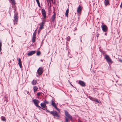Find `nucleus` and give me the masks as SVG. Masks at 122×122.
<instances>
[{"label": "nucleus", "mask_w": 122, "mask_h": 122, "mask_svg": "<svg viewBox=\"0 0 122 122\" xmlns=\"http://www.w3.org/2000/svg\"><path fill=\"white\" fill-rule=\"evenodd\" d=\"M96 36L97 38L99 36V34H98V33L97 32H96Z\"/></svg>", "instance_id": "obj_31"}, {"label": "nucleus", "mask_w": 122, "mask_h": 122, "mask_svg": "<svg viewBox=\"0 0 122 122\" xmlns=\"http://www.w3.org/2000/svg\"><path fill=\"white\" fill-rule=\"evenodd\" d=\"M37 72L38 74L41 75L43 72V68L42 67H40L37 70Z\"/></svg>", "instance_id": "obj_6"}, {"label": "nucleus", "mask_w": 122, "mask_h": 122, "mask_svg": "<svg viewBox=\"0 0 122 122\" xmlns=\"http://www.w3.org/2000/svg\"><path fill=\"white\" fill-rule=\"evenodd\" d=\"M51 105L54 107L59 112H60V110L56 106V104L55 103L54 101L53 100H52L51 101Z\"/></svg>", "instance_id": "obj_4"}, {"label": "nucleus", "mask_w": 122, "mask_h": 122, "mask_svg": "<svg viewBox=\"0 0 122 122\" xmlns=\"http://www.w3.org/2000/svg\"><path fill=\"white\" fill-rule=\"evenodd\" d=\"M41 54L40 52V51H38L37 52L36 55L37 56H39Z\"/></svg>", "instance_id": "obj_25"}, {"label": "nucleus", "mask_w": 122, "mask_h": 122, "mask_svg": "<svg viewBox=\"0 0 122 122\" xmlns=\"http://www.w3.org/2000/svg\"><path fill=\"white\" fill-rule=\"evenodd\" d=\"M38 89V88L36 86H35L33 88V89L34 92L37 91Z\"/></svg>", "instance_id": "obj_23"}, {"label": "nucleus", "mask_w": 122, "mask_h": 122, "mask_svg": "<svg viewBox=\"0 0 122 122\" xmlns=\"http://www.w3.org/2000/svg\"><path fill=\"white\" fill-rule=\"evenodd\" d=\"M104 3L106 6L110 5L109 0H105Z\"/></svg>", "instance_id": "obj_14"}, {"label": "nucleus", "mask_w": 122, "mask_h": 122, "mask_svg": "<svg viewBox=\"0 0 122 122\" xmlns=\"http://www.w3.org/2000/svg\"><path fill=\"white\" fill-rule=\"evenodd\" d=\"M76 29H77L76 28H75V30H74V31H75V30H76Z\"/></svg>", "instance_id": "obj_42"}, {"label": "nucleus", "mask_w": 122, "mask_h": 122, "mask_svg": "<svg viewBox=\"0 0 122 122\" xmlns=\"http://www.w3.org/2000/svg\"><path fill=\"white\" fill-rule=\"evenodd\" d=\"M92 101L95 102H96L98 103H99L100 102V101H98L97 99H94L93 100H92Z\"/></svg>", "instance_id": "obj_22"}, {"label": "nucleus", "mask_w": 122, "mask_h": 122, "mask_svg": "<svg viewBox=\"0 0 122 122\" xmlns=\"http://www.w3.org/2000/svg\"><path fill=\"white\" fill-rule=\"evenodd\" d=\"M67 55L69 56V54H68Z\"/></svg>", "instance_id": "obj_51"}, {"label": "nucleus", "mask_w": 122, "mask_h": 122, "mask_svg": "<svg viewBox=\"0 0 122 122\" xmlns=\"http://www.w3.org/2000/svg\"><path fill=\"white\" fill-rule=\"evenodd\" d=\"M70 83V84L71 85V86H73V85H72V84L71 83Z\"/></svg>", "instance_id": "obj_39"}, {"label": "nucleus", "mask_w": 122, "mask_h": 122, "mask_svg": "<svg viewBox=\"0 0 122 122\" xmlns=\"http://www.w3.org/2000/svg\"><path fill=\"white\" fill-rule=\"evenodd\" d=\"M10 2L12 3L13 5H15V4L14 0H9Z\"/></svg>", "instance_id": "obj_20"}, {"label": "nucleus", "mask_w": 122, "mask_h": 122, "mask_svg": "<svg viewBox=\"0 0 122 122\" xmlns=\"http://www.w3.org/2000/svg\"><path fill=\"white\" fill-rule=\"evenodd\" d=\"M18 14L17 13H15L14 14V19L13 20V21L14 22V24H16L18 22Z\"/></svg>", "instance_id": "obj_3"}, {"label": "nucleus", "mask_w": 122, "mask_h": 122, "mask_svg": "<svg viewBox=\"0 0 122 122\" xmlns=\"http://www.w3.org/2000/svg\"><path fill=\"white\" fill-rule=\"evenodd\" d=\"M107 33H105V35H106H106H107Z\"/></svg>", "instance_id": "obj_43"}, {"label": "nucleus", "mask_w": 122, "mask_h": 122, "mask_svg": "<svg viewBox=\"0 0 122 122\" xmlns=\"http://www.w3.org/2000/svg\"><path fill=\"white\" fill-rule=\"evenodd\" d=\"M65 116H64L66 122H68L69 120H72V117L70 115L68 112L66 110H64Z\"/></svg>", "instance_id": "obj_1"}, {"label": "nucleus", "mask_w": 122, "mask_h": 122, "mask_svg": "<svg viewBox=\"0 0 122 122\" xmlns=\"http://www.w3.org/2000/svg\"><path fill=\"white\" fill-rule=\"evenodd\" d=\"M1 47H0V52L1 51Z\"/></svg>", "instance_id": "obj_40"}, {"label": "nucleus", "mask_w": 122, "mask_h": 122, "mask_svg": "<svg viewBox=\"0 0 122 122\" xmlns=\"http://www.w3.org/2000/svg\"><path fill=\"white\" fill-rule=\"evenodd\" d=\"M35 52L36 51H30L28 53L27 55L28 56H31L34 54Z\"/></svg>", "instance_id": "obj_13"}, {"label": "nucleus", "mask_w": 122, "mask_h": 122, "mask_svg": "<svg viewBox=\"0 0 122 122\" xmlns=\"http://www.w3.org/2000/svg\"><path fill=\"white\" fill-rule=\"evenodd\" d=\"M103 55L106 54V52L104 51H103L102 53Z\"/></svg>", "instance_id": "obj_32"}, {"label": "nucleus", "mask_w": 122, "mask_h": 122, "mask_svg": "<svg viewBox=\"0 0 122 122\" xmlns=\"http://www.w3.org/2000/svg\"><path fill=\"white\" fill-rule=\"evenodd\" d=\"M45 20H43L41 22V25H40V27H39V29L41 30L42 29L44 28V25L45 24Z\"/></svg>", "instance_id": "obj_9"}, {"label": "nucleus", "mask_w": 122, "mask_h": 122, "mask_svg": "<svg viewBox=\"0 0 122 122\" xmlns=\"http://www.w3.org/2000/svg\"><path fill=\"white\" fill-rule=\"evenodd\" d=\"M33 102L36 107L38 106V104L39 102V101L36 99H34L33 100Z\"/></svg>", "instance_id": "obj_10"}, {"label": "nucleus", "mask_w": 122, "mask_h": 122, "mask_svg": "<svg viewBox=\"0 0 122 122\" xmlns=\"http://www.w3.org/2000/svg\"><path fill=\"white\" fill-rule=\"evenodd\" d=\"M102 30L104 32H106L107 31V28L106 25H102Z\"/></svg>", "instance_id": "obj_8"}, {"label": "nucleus", "mask_w": 122, "mask_h": 122, "mask_svg": "<svg viewBox=\"0 0 122 122\" xmlns=\"http://www.w3.org/2000/svg\"><path fill=\"white\" fill-rule=\"evenodd\" d=\"M70 54V52H68V54Z\"/></svg>", "instance_id": "obj_48"}, {"label": "nucleus", "mask_w": 122, "mask_h": 122, "mask_svg": "<svg viewBox=\"0 0 122 122\" xmlns=\"http://www.w3.org/2000/svg\"><path fill=\"white\" fill-rule=\"evenodd\" d=\"M41 94H42L43 95H44L42 93V92H39L37 94V96H40Z\"/></svg>", "instance_id": "obj_26"}, {"label": "nucleus", "mask_w": 122, "mask_h": 122, "mask_svg": "<svg viewBox=\"0 0 122 122\" xmlns=\"http://www.w3.org/2000/svg\"><path fill=\"white\" fill-rule=\"evenodd\" d=\"M37 107L38 109L40 110H41V109L42 108H41V107H40V106H39V105H38V106H37L36 107Z\"/></svg>", "instance_id": "obj_29"}, {"label": "nucleus", "mask_w": 122, "mask_h": 122, "mask_svg": "<svg viewBox=\"0 0 122 122\" xmlns=\"http://www.w3.org/2000/svg\"><path fill=\"white\" fill-rule=\"evenodd\" d=\"M69 58H71V56H70V57H69Z\"/></svg>", "instance_id": "obj_52"}, {"label": "nucleus", "mask_w": 122, "mask_h": 122, "mask_svg": "<svg viewBox=\"0 0 122 122\" xmlns=\"http://www.w3.org/2000/svg\"><path fill=\"white\" fill-rule=\"evenodd\" d=\"M120 61H122V60H120Z\"/></svg>", "instance_id": "obj_46"}, {"label": "nucleus", "mask_w": 122, "mask_h": 122, "mask_svg": "<svg viewBox=\"0 0 122 122\" xmlns=\"http://www.w3.org/2000/svg\"><path fill=\"white\" fill-rule=\"evenodd\" d=\"M4 97L5 99H6L7 97V96L6 95H4Z\"/></svg>", "instance_id": "obj_33"}, {"label": "nucleus", "mask_w": 122, "mask_h": 122, "mask_svg": "<svg viewBox=\"0 0 122 122\" xmlns=\"http://www.w3.org/2000/svg\"><path fill=\"white\" fill-rule=\"evenodd\" d=\"M50 4H51V1H50Z\"/></svg>", "instance_id": "obj_47"}, {"label": "nucleus", "mask_w": 122, "mask_h": 122, "mask_svg": "<svg viewBox=\"0 0 122 122\" xmlns=\"http://www.w3.org/2000/svg\"><path fill=\"white\" fill-rule=\"evenodd\" d=\"M81 37H82V36H80V39H81Z\"/></svg>", "instance_id": "obj_41"}, {"label": "nucleus", "mask_w": 122, "mask_h": 122, "mask_svg": "<svg viewBox=\"0 0 122 122\" xmlns=\"http://www.w3.org/2000/svg\"><path fill=\"white\" fill-rule=\"evenodd\" d=\"M44 103L46 104H48L49 103V102H48L46 101V100H45L44 101Z\"/></svg>", "instance_id": "obj_28"}, {"label": "nucleus", "mask_w": 122, "mask_h": 122, "mask_svg": "<svg viewBox=\"0 0 122 122\" xmlns=\"http://www.w3.org/2000/svg\"><path fill=\"white\" fill-rule=\"evenodd\" d=\"M70 39V37L69 36H68L66 40L67 41H69Z\"/></svg>", "instance_id": "obj_30"}, {"label": "nucleus", "mask_w": 122, "mask_h": 122, "mask_svg": "<svg viewBox=\"0 0 122 122\" xmlns=\"http://www.w3.org/2000/svg\"><path fill=\"white\" fill-rule=\"evenodd\" d=\"M41 61H43V60H41Z\"/></svg>", "instance_id": "obj_49"}, {"label": "nucleus", "mask_w": 122, "mask_h": 122, "mask_svg": "<svg viewBox=\"0 0 122 122\" xmlns=\"http://www.w3.org/2000/svg\"><path fill=\"white\" fill-rule=\"evenodd\" d=\"M7 100H6H6H5L6 101H7Z\"/></svg>", "instance_id": "obj_53"}, {"label": "nucleus", "mask_w": 122, "mask_h": 122, "mask_svg": "<svg viewBox=\"0 0 122 122\" xmlns=\"http://www.w3.org/2000/svg\"><path fill=\"white\" fill-rule=\"evenodd\" d=\"M55 15L56 14L55 13H54L53 15L51 17V19L52 20V21L53 22H54L55 20Z\"/></svg>", "instance_id": "obj_16"}, {"label": "nucleus", "mask_w": 122, "mask_h": 122, "mask_svg": "<svg viewBox=\"0 0 122 122\" xmlns=\"http://www.w3.org/2000/svg\"><path fill=\"white\" fill-rule=\"evenodd\" d=\"M41 107L43 108H45L46 107V105L44 103L42 102L41 103Z\"/></svg>", "instance_id": "obj_18"}, {"label": "nucleus", "mask_w": 122, "mask_h": 122, "mask_svg": "<svg viewBox=\"0 0 122 122\" xmlns=\"http://www.w3.org/2000/svg\"><path fill=\"white\" fill-rule=\"evenodd\" d=\"M47 107L46 106V108L45 109H43L44 110H45L46 112H49L53 116L57 117H60L59 114L56 111L53 110L52 111H50L48 110L47 109Z\"/></svg>", "instance_id": "obj_2"}, {"label": "nucleus", "mask_w": 122, "mask_h": 122, "mask_svg": "<svg viewBox=\"0 0 122 122\" xmlns=\"http://www.w3.org/2000/svg\"><path fill=\"white\" fill-rule=\"evenodd\" d=\"M2 43L1 42H0V47H1Z\"/></svg>", "instance_id": "obj_35"}, {"label": "nucleus", "mask_w": 122, "mask_h": 122, "mask_svg": "<svg viewBox=\"0 0 122 122\" xmlns=\"http://www.w3.org/2000/svg\"><path fill=\"white\" fill-rule=\"evenodd\" d=\"M101 52V53L103 51L101 49H100L99 50Z\"/></svg>", "instance_id": "obj_34"}, {"label": "nucleus", "mask_w": 122, "mask_h": 122, "mask_svg": "<svg viewBox=\"0 0 122 122\" xmlns=\"http://www.w3.org/2000/svg\"><path fill=\"white\" fill-rule=\"evenodd\" d=\"M82 10L81 7V6H79L77 8V14L80 13Z\"/></svg>", "instance_id": "obj_15"}, {"label": "nucleus", "mask_w": 122, "mask_h": 122, "mask_svg": "<svg viewBox=\"0 0 122 122\" xmlns=\"http://www.w3.org/2000/svg\"><path fill=\"white\" fill-rule=\"evenodd\" d=\"M37 83V80H33L31 82L32 84L34 85H36Z\"/></svg>", "instance_id": "obj_19"}, {"label": "nucleus", "mask_w": 122, "mask_h": 122, "mask_svg": "<svg viewBox=\"0 0 122 122\" xmlns=\"http://www.w3.org/2000/svg\"><path fill=\"white\" fill-rule=\"evenodd\" d=\"M47 0V2H48V1H49V0Z\"/></svg>", "instance_id": "obj_44"}, {"label": "nucleus", "mask_w": 122, "mask_h": 122, "mask_svg": "<svg viewBox=\"0 0 122 122\" xmlns=\"http://www.w3.org/2000/svg\"><path fill=\"white\" fill-rule=\"evenodd\" d=\"M80 41H81H81H82V40H81V39H80Z\"/></svg>", "instance_id": "obj_45"}, {"label": "nucleus", "mask_w": 122, "mask_h": 122, "mask_svg": "<svg viewBox=\"0 0 122 122\" xmlns=\"http://www.w3.org/2000/svg\"><path fill=\"white\" fill-rule=\"evenodd\" d=\"M18 64L19 65L20 67V68L22 67V64H21V61L20 58H19L18 60Z\"/></svg>", "instance_id": "obj_17"}, {"label": "nucleus", "mask_w": 122, "mask_h": 122, "mask_svg": "<svg viewBox=\"0 0 122 122\" xmlns=\"http://www.w3.org/2000/svg\"><path fill=\"white\" fill-rule=\"evenodd\" d=\"M1 119L2 121H6V119L5 117H1Z\"/></svg>", "instance_id": "obj_24"}, {"label": "nucleus", "mask_w": 122, "mask_h": 122, "mask_svg": "<svg viewBox=\"0 0 122 122\" xmlns=\"http://www.w3.org/2000/svg\"><path fill=\"white\" fill-rule=\"evenodd\" d=\"M42 13L44 18H46V13L45 10L44 9H42Z\"/></svg>", "instance_id": "obj_12"}, {"label": "nucleus", "mask_w": 122, "mask_h": 122, "mask_svg": "<svg viewBox=\"0 0 122 122\" xmlns=\"http://www.w3.org/2000/svg\"><path fill=\"white\" fill-rule=\"evenodd\" d=\"M50 1L51 2V1L52 3L53 2V0H50Z\"/></svg>", "instance_id": "obj_37"}, {"label": "nucleus", "mask_w": 122, "mask_h": 122, "mask_svg": "<svg viewBox=\"0 0 122 122\" xmlns=\"http://www.w3.org/2000/svg\"><path fill=\"white\" fill-rule=\"evenodd\" d=\"M105 58L106 59V60L108 62L112 63V61L111 60L108 55L106 54Z\"/></svg>", "instance_id": "obj_5"}, {"label": "nucleus", "mask_w": 122, "mask_h": 122, "mask_svg": "<svg viewBox=\"0 0 122 122\" xmlns=\"http://www.w3.org/2000/svg\"><path fill=\"white\" fill-rule=\"evenodd\" d=\"M36 2L38 4V6L39 7H40V2H39V0H38V1H36Z\"/></svg>", "instance_id": "obj_27"}, {"label": "nucleus", "mask_w": 122, "mask_h": 122, "mask_svg": "<svg viewBox=\"0 0 122 122\" xmlns=\"http://www.w3.org/2000/svg\"><path fill=\"white\" fill-rule=\"evenodd\" d=\"M36 30L33 33V35L32 36V41L33 42H35V38H36Z\"/></svg>", "instance_id": "obj_11"}, {"label": "nucleus", "mask_w": 122, "mask_h": 122, "mask_svg": "<svg viewBox=\"0 0 122 122\" xmlns=\"http://www.w3.org/2000/svg\"><path fill=\"white\" fill-rule=\"evenodd\" d=\"M120 7H121V8H122V3H121V5L120 6Z\"/></svg>", "instance_id": "obj_38"}, {"label": "nucleus", "mask_w": 122, "mask_h": 122, "mask_svg": "<svg viewBox=\"0 0 122 122\" xmlns=\"http://www.w3.org/2000/svg\"><path fill=\"white\" fill-rule=\"evenodd\" d=\"M100 30V28H98L97 27V30L98 31V30Z\"/></svg>", "instance_id": "obj_36"}, {"label": "nucleus", "mask_w": 122, "mask_h": 122, "mask_svg": "<svg viewBox=\"0 0 122 122\" xmlns=\"http://www.w3.org/2000/svg\"><path fill=\"white\" fill-rule=\"evenodd\" d=\"M68 13H69V9H67L66 10V13H65V15H66V16L67 17H68Z\"/></svg>", "instance_id": "obj_21"}, {"label": "nucleus", "mask_w": 122, "mask_h": 122, "mask_svg": "<svg viewBox=\"0 0 122 122\" xmlns=\"http://www.w3.org/2000/svg\"><path fill=\"white\" fill-rule=\"evenodd\" d=\"M39 0H36V1H38Z\"/></svg>", "instance_id": "obj_50"}, {"label": "nucleus", "mask_w": 122, "mask_h": 122, "mask_svg": "<svg viewBox=\"0 0 122 122\" xmlns=\"http://www.w3.org/2000/svg\"><path fill=\"white\" fill-rule=\"evenodd\" d=\"M78 84L82 87H85L86 86L85 83L84 81L80 80L78 81Z\"/></svg>", "instance_id": "obj_7"}]
</instances>
